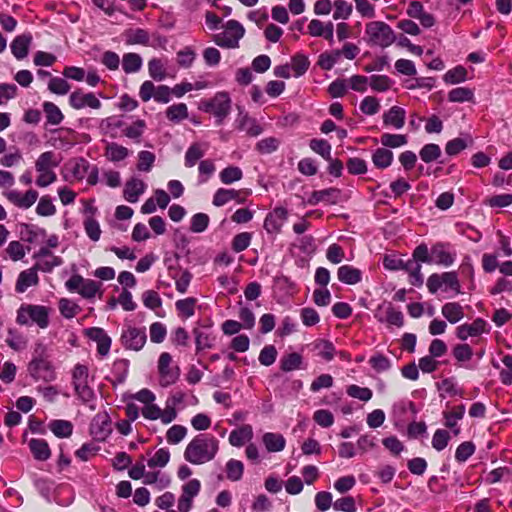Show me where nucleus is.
<instances>
[{"label": "nucleus", "instance_id": "1", "mask_svg": "<svg viewBox=\"0 0 512 512\" xmlns=\"http://www.w3.org/2000/svg\"><path fill=\"white\" fill-rule=\"evenodd\" d=\"M219 450V441L209 434L195 436L186 446L184 458L193 465H201L213 460Z\"/></svg>", "mask_w": 512, "mask_h": 512}, {"label": "nucleus", "instance_id": "2", "mask_svg": "<svg viewBox=\"0 0 512 512\" xmlns=\"http://www.w3.org/2000/svg\"><path fill=\"white\" fill-rule=\"evenodd\" d=\"M15 183L14 175L6 170H0V188L5 189L3 195L9 202L20 209H29L34 205L38 199V192L34 189H29L25 193L18 190L9 189Z\"/></svg>", "mask_w": 512, "mask_h": 512}, {"label": "nucleus", "instance_id": "3", "mask_svg": "<svg viewBox=\"0 0 512 512\" xmlns=\"http://www.w3.org/2000/svg\"><path fill=\"white\" fill-rule=\"evenodd\" d=\"M27 370L35 381L52 382L56 379L55 368L49 359L46 347L42 344H38L35 348Z\"/></svg>", "mask_w": 512, "mask_h": 512}, {"label": "nucleus", "instance_id": "4", "mask_svg": "<svg viewBox=\"0 0 512 512\" xmlns=\"http://www.w3.org/2000/svg\"><path fill=\"white\" fill-rule=\"evenodd\" d=\"M64 178L68 181H82L86 179L89 185H96L99 180V170L96 165L90 164L84 158L68 161L64 166Z\"/></svg>", "mask_w": 512, "mask_h": 512}, {"label": "nucleus", "instance_id": "5", "mask_svg": "<svg viewBox=\"0 0 512 512\" xmlns=\"http://www.w3.org/2000/svg\"><path fill=\"white\" fill-rule=\"evenodd\" d=\"M60 162L61 159L53 151H46L38 156L35 161V170L38 173L35 183L38 187L45 188L57 180L54 169Z\"/></svg>", "mask_w": 512, "mask_h": 512}, {"label": "nucleus", "instance_id": "6", "mask_svg": "<svg viewBox=\"0 0 512 512\" xmlns=\"http://www.w3.org/2000/svg\"><path fill=\"white\" fill-rule=\"evenodd\" d=\"M51 309L36 304H22L17 310L16 322L22 326L37 325L40 329L49 326Z\"/></svg>", "mask_w": 512, "mask_h": 512}, {"label": "nucleus", "instance_id": "7", "mask_svg": "<svg viewBox=\"0 0 512 512\" xmlns=\"http://www.w3.org/2000/svg\"><path fill=\"white\" fill-rule=\"evenodd\" d=\"M366 41L371 46L386 48L392 45L396 40V35L392 28L383 21H372L365 27Z\"/></svg>", "mask_w": 512, "mask_h": 512}, {"label": "nucleus", "instance_id": "8", "mask_svg": "<svg viewBox=\"0 0 512 512\" xmlns=\"http://www.w3.org/2000/svg\"><path fill=\"white\" fill-rule=\"evenodd\" d=\"M244 34L245 28L240 22L229 20L223 26V31L213 36V41L222 48L234 49L239 47V41Z\"/></svg>", "mask_w": 512, "mask_h": 512}, {"label": "nucleus", "instance_id": "9", "mask_svg": "<svg viewBox=\"0 0 512 512\" xmlns=\"http://www.w3.org/2000/svg\"><path fill=\"white\" fill-rule=\"evenodd\" d=\"M65 287L70 292H77L83 298L92 299L100 291V284L91 279H85L76 274L71 276L66 282Z\"/></svg>", "mask_w": 512, "mask_h": 512}, {"label": "nucleus", "instance_id": "10", "mask_svg": "<svg viewBox=\"0 0 512 512\" xmlns=\"http://www.w3.org/2000/svg\"><path fill=\"white\" fill-rule=\"evenodd\" d=\"M159 384L162 387H168L174 384L179 376L180 370L176 365H172V356L168 352L160 354L158 359Z\"/></svg>", "mask_w": 512, "mask_h": 512}, {"label": "nucleus", "instance_id": "11", "mask_svg": "<svg viewBox=\"0 0 512 512\" xmlns=\"http://www.w3.org/2000/svg\"><path fill=\"white\" fill-rule=\"evenodd\" d=\"M457 258L455 248L449 243H436L431 247V264L450 267Z\"/></svg>", "mask_w": 512, "mask_h": 512}, {"label": "nucleus", "instance_id": "12", "mask_svg": "<svg viewBox=\"0 0 512 512\" xmlns=\"http://www.w3.org/2000/svg\"><path fill=\"white\" fill-rule=\"evenodd\" d=\"M146 331L144 328L127 326L123 329L121 341L126 349L139 351L146 343Z\"/></svg>", "mask_w": 512, "mask_h": 512}, {"label": "nucleus", "instance_id": "13", "mask_svg": "<svg viewBox=\"0 0 512 512\" xmlns=\"http://www.w3.org/2000/svg\"><path fill=\"white\" fill-rule=\"evenodd\" d=\"M33 258L35 259V269L45 273H49L55 267L63 264L62 258L54 255L48 247H41L36 253H34Z\"/></svg>", "mask_w": 512, "mask_h": 512}, {"label": "nucleus", "instance_id": "14", "mask_svg": "<svg viewBox=\"0 0 512 512\" xmlns=\"http://www.w3.org/2000/svg\"><path fill=\"white\" fill-rule=\"evenodd\" d=\"M206 110L218 118L221 123L230 113L231 99L226 92H218L207 104Z\"/></svg>", "mask_w": 512, "mask_h": 512}, {"label": "nucleus", "instance_id": "15", "mask_svg": "<svg viewBox=\"0 0 512 512\" xmlns=\"http://www.w3.org/2000/svg\"><path fill=\"white\" fill-rule=\"evenodd\" d=\"M69 104L76 110L84 109L86 107L92 109L101 108V101L93 93H84L78 89L72 92L69 96Z\"/></svg>", "mask_w": 512, "mask_h": 512}, {"label": "nucleus", "instance_id": "16", "mask_svg": "<svg viewBox=\"0 0 512 512\" xmlns=\"http://www.w3.org/2000/svg\"><path fill=\"white\" fill-rule=\"evenodd\" d=\"M288 211L283 207L274 208L264 220V229L269 234H277L287 220Z\"/></svg>", "mask_w": 512, "mask_h": 512}, {"label": "nucleus", "instance_id": "17", "mask_svg": "<svg viewBox=\"0 0 512 512\" xmlns=\"http://www.w3.org/2000/svg\"><path fill=\"white\" fill-rule=\"evenodd\" d=\"M235 123L238 130L246 132L251 137H256L263 132V128L257 120L243 111L239 112Z\"/></svg>", "mask_w": 512, "mask_h": 512}, {"label": "nucleus", "instance_id": "18", "mask_svg": "<svg viewBox=\"0 0 512 512\" xmlns=\"http://www.w3.org/2000/svg\"><path fill=\"white\" fill-rule=\"evenodd\" d=\"M86 335L97 343V351L101 356L108 355L111 347V338L99 327H92L86 330Z\"/></svg>", "mask_w": 512, "mask_h": 512}, {"label": "nucleus", "instance_id": "19", "mask_svg": "<svg viewBox=\"0 0 512 512\" xmlns=\"http://www.w3.org/2000/svg\"><path fill=\"white\" fill-rule=\"evenodd\" d=\"M382 118L384 126L399 130L405 124L406 111L402 107L392 106L384 112Z\"/></svg>", "mask_w": 512, "mask_h": 512}, {"label": "nucleus", "instance_id": "20", "mask_svg": "<svg viewBox=\"0 0 512 512\" xmlns=\"http://www.w3.org/2000/svg\"><path fill=\"white\" fill-rule=\"evenodd\" d=\"M487 323L483 319H476L471 324H463L457 327L456 334L461 340H466L468 337H476L486 332Z\"/></svg>", "mask_w": 512, "mask_h": 512}, {"label": "nucleus", "instance_id": "21", "mask_svg": "<svg viewBox=\"0 0 512 512\" xmlns=\"http://www.w3.org/2000/svg\"><path fill=\"white\" fill-rule=\"evenodd\" d=\"M340 198V190L337 188H328L319 191H313L307 202L310 205H317L320 202L327 204H336Z\"/></svg>", "mask_w": 512, "mask_h": 512}, {"label": "nucleus", "instance_id": "22", "mask_svg": "<svg viewBox=\"0 0 512 512\" xmlns=\"http://www.w3.org/2000/svg\"><path fill=\"white\" fill-rule=\"evenodd\" d=\"M32 42V35L25 33L18 35L11 42L10 48L14 57L18 60L24 59L29 52V47Z\"/></svg>", "mask_w": 512, "mask_h": 512}, {"label": "nucleus", "instance_id": "23", "mask_svg": "<svg viewBox=\"0 0 512 512\" xmlns=\"http://www.w3.org/2000/svg\"><path fill=\"white\" fill-rule=\"evenodd\" d=\"M37 271L33 266L20 272L15 285L16 292L24 293L29 287L36 286L39 282Z\"/></svg>", "mask_w": 512, "mask_h": 512}, {"label": "nucleus", "instance_id": "24", "mask_svg": "<svg viewBox=\"0 0 512 512\" xmlns=\"http://www.w3.org/2000/svg\"><path fill=\"white\" fill-rule=\"evenodd\" d=\"M145 190L146 184L141 179L133 177L125 184L124 198L130 203H136Z\"/></svg>", "mask_w": 512, "mask_h": 512}, {"label": "nucleus", "instance_id": "25", "mask_svg": "<svg viewBox=\"0 0 512 512\" xmlns=\"http://www.w3.org/2000/svg\"><path fill=\"white\" fill-rule=\"evenodd\" d=\"M91 434L97 440H105L111 433V423L106 415H97L94 417L91 426Z\"/></svg>", "mask_w": 512, "mask_h": 512}, {"label": "nucleus", "instance_id": "26", "mask_svg": "<svg viewBox=\"0 0 512 512\" xmlns=\"http://www.w3.org/2000/svg\"><path fill=\"white\" fill-rule=\"evenodd\" d=\"M337 277L344 284L355 285L362 280V272L351 265H342L338 268Z\"/></svg>", "mask_w": 512, "mask_h": 512}, {"label": "nucleus", "instance_id": "27", "mask_svg": "<svg viewBox=\"0 0 512 512\" xmlns=\"http://www.w3.org/2000/svg\"><path fill=\"white\" fill-rule=\"evenodd\" d=\"M170 477L160 470L145 471L143 483L154 485L158 490H163L170 485Z\"/></svg>", "mask_w": 512, "mask_h": 512}, {"label": "nucleus", "instance_id": "28", "mask_svg": "<svg viewBox=\"0 0 512 512\" xmlns=\"http://www.w3.org/2000/svg\"><path fill=\"white\" fill-rule=\"evenodd\" d=\"M312 349L316 352L317 356L321 357L327 362L333 360L337 354L334 344L326 339H317L312 343Z\"/></svg>", "mask_w": 512, "mask_h": 512}, {"label": "nucleus", "instance_id": "29", "mask_svg": "<svg viewBox=\"0 0 512 512\" xmlns=\"http://www.w3.org/2000/svg\"><path fill=\"white\" fill-rule=\"evenodd\" d=\"M33 457L38 461H46L51 456V450L46 440L32 438L28 442Z\"/></svg>", "mask_w": 512, "mask_h": 512}, {"label": "nucleus", "instance_id": "30", "mask_svg": "<svg viewBox=\"0 0 512 512\" xmlns=\"http://www.w3.org/2000/svg\"><path fill=\"white\" fill-rule=\"evenodd\" d=\"M208 149V143L196 142L190 145L185 153V166L193 167L200 160Z\"/></svg>", "mask_w": 512, "mask_h": 512}, {"label": "nucleus", "instance_id": "31", "mask_svg": "<svg viewBox=\"0 0 512 512\" xmlns=\"http://www.w3.org/2000/svg\"><path fill=\"white\" fill-rule=\"evenodd\" d=\"M253 437V430L250 425H242L241 427L231 431L229 435V443L234 447H241Z\"/></svg>", "mask_w": 512, "mask_h": 512}, {"label": "nucleus", "instance_id": "32", "mask_svg": "<svg viewBox=\"0 0 512 512\" xmlns=\"http://www.w3.org/2000/svg\"><path fill=\"white\" fill-rule=\"evenodd\" d=\"M262 442L268 452H280L285 448V438L279 433L267 432L262 437Z\"/></svg>", "mask_w": 512, "mask_h": 512}, {"label": "nucleus", "instance_id": "33", "mask_svg": "<svg viewBox=\"0 0 512 512\" xmlns=\"http://www.w3.org/2000/svg\"><path fill=\"white\" fill-rule=\"evenodd\" d=\"M511 253L509 243L503 242L502 249L497 251L496 254H484L482 258L483 269L486 272H492L496 269L498 262L497 258L501 256H509Z\"/></svg>", "mask_w": 512, "mask_h": 512}, {"label": "nucleus", "instance_id": "34", "mask_svg": "<svg viewBox=\"0 0 512 512\" xmlns=\"http://www.w3.org/2000/svg\"><path fill=\"white\" fill-rule=\"evenodd\" d=\"M441 313L451 324L459 322L464 317L463 307L457 302L444 304Z\"/></svg>", "mask_w": 512, "mask_h": 512}, {"label": "nucleus", "instance_id": "35", "mask_svg": "<svg viewBox=\"0 0 512 512\" xmlns=\"http://www.w3.org/2000/svg\"><path fill=\"white\" fill-rule=\"evenodd\" d=\"M48 428L58 438H68L73 432V425L68 420H52L49 422Z\"/></svg>", "mask_w": 512, "mask_h": 512}, {"label": "nucleus", "instance_id": "36", "mask_svg": "<svg viewBox=\"0 0 512 512\" xmlns=\"http://www.w3.org/2000/svg\"><path fill=\"white\" fill-rule=\"evenodd\" d=\"M194 336L197 350H205L212 348L215 338L212 336L211 332L208 329H194Z\"/></svg>", "mask_w": 512, "mask_h": 512}, {"label": "nucleus", "instance_id": "37", "mask_svg": "<svg viewBox=\"0 0 512 512\" xmlns=\"http://www.w3.org/2000/svg\"><path fill=\"white\" fill-rule=\"evenodd\" d=\"M441 282L443 284V291H452L454 294L461 293V285L458 279V274L455 271L444 272L440 274Z\"/></svg>", "mask_w": 512, "mask_h": 512}, {"label": "nucleus", "instance_id": "38", "mask_svg": "<svg viewBox=\"0 0 512 512\" xmlns=\"http://www.w3.org/2000/svg\"><path fill=\"white\" fill-rule=\"evenodd\" d=\"M170 460V452L166 448H160L155 451L147 460V466L150 469L163 468Z\"/></svg>", "mask_w": 512, "mask_h": 512}, {"label": "nucleus", "instance_id": "39", "mask_svg": "<svg viewBox=\"0 0 512 512\" xmlns=\"http://www.w3.org/2000/svg\"><path fill=\"white\" fill-rule=\"evenodd\" d=\"M393 153L386 148H378L372 154V162L379 169H385L392 164Z\"/></svg>", "mask_w": 512, "mask_h": 512}, {"label": "nucleus", "instance_id": "40", "mask_svg": "<svg viewBox=\"0 0 512 512\" xmlns=\"http://www.w3.org/2000/svg\"><path fill=\"white\" fill-rule=\"evenodd\" d=\"M303 363V358L299 353L293 352L284 355L280 360V368L284 372H291L300 369Z\"/></svg>", "mask_w": 512, "mask_h": 512}, {"label": "nucleus", "instance_id": "41", "mask_svg": "<svg viewBox=\"0 0 512 512\" xmlns=\"http://www.w3.org/2000/svg\"><path fill=\"white\" fill-rule=\"evenodd\" d=\"M129 155V150L117 143H109L106 146L105 156L111 162H119Z\"/></svg>", "mask_w": 512, "mask_h": 512}, {"label": "nucleus", "instance_id": "42", "mask_svg": "<svg viewBox=\"0 0 512 512\" xmlns=\"http://www.w3.org/2000/svg\"><path fill=\"white\" fill-rule=\"evenodd\" d=\"M142 67V58L136 53H126L122 59V68L125 73L131 74L138 72Z\"/></svg>", "mask_w": 512, "mask_h": 512}, {"label": "nucleus", "instance_id": "43", "mask_svg": "<svg viewBox=\"0 0 512 512\" xmlns=\"http://www.w3.org/2000/svg\"><path fill=\"white\" fill-rule=\"evenodd\" d=\"M239 196V191L234 189L219 188L213 196V205L221 207L232 200H236Z\"/></svg>", "mask_w": 512, "mask_h": 512}, {"label": "nucleus", "instance_id": "44", "mask_svg": "<svg viewBox=\"0 0 512 512\" xmlns=\"http://www.w3.org/2000/svg\"><path fill=\"white\" fill-rule=\"evenodd\" d=\"M149 34L146 30L136 28L129 29L125 32V41L129 45L141 44L146 45L149 42Z\"/></svg>", "mask_w": 512, "mask_h": 512}, {"label": "nucleus", "instance_id": "45", "mask_svg": "<svg viewBox=\"0 0 512 512\" xmlns=\"http://www.w3.org/2000/svg\"><path fill=\"white\" fill-rule=\"evenodd\" d=\"M404 269L409 274V282L411 285L420 287L423 284V275L421 273V264L415 261H408Z\"/></svg>", "mask_w": 512, "mask_h": 512}, {"label": "nucleus", "instance_id": "46", "mask_svg": "<svg viewBox=\"0 0 512 512\" xmlns=\"http://www.w3.org/2000/svg\"><path fill=\"white\" fill-rule=\"evenodd\" d=\"M148 72L152 79L162 81L166 78L165 63L162 59L153 58L148 62Z\"/></svg>", "mask_w": 512, "mask_h": 512}, {"label": "nucleus", "instance_id": "47", "mask_svg": "<svg viewBox=\"0 0 512 512\" xmlns=\"http://www.w3.org/2000/svg\"><path fill=\"white\" fill-rule=\"evenodd\" d=\"M464 413H465V407L463 405H461V406H458L454 411L446 412L444 414L445 425L448 428L453 429V432L455 435H458L460 432V429L457 427V421L463 418Z\"/></svg>", "mask_w": 512, "mask_h": 512}, {"label": "nucleus", "instance_id": "48", "mask_svg": "<svg viewBox=\"0 0 512 512\" xmlns=\"http://www.w3.org/2000/svg\"><path fill=\"white\" fill-rule=\"evenodd\" d=\"M43 110L46 115L47 122L52 125H58L62 122L64 116L61 110L52 102H44Z\"/></svg>", "mask_w": 512, "mask_h": 512}, {"label": "nucleus", "instance_id": "49", "mask_svg": "<svg viewBox=\"0 0 512 512\" xmlns=\"http://www.w3.org/2000/svg\"><path fill=\"white\" fill-rule=\"evenodd\" d=\"M243 177L242 170L237 166H228L219 173V178L223 184L229 185L241 180Z\"/></svg>", "mask_w": 512, "mask_h": 512}, {"label": "nucleus", "instance_id": "50", "mask_svg": "<svg viewBox=\"0 0 512 512\" xmlns=\"http://www.w3.org/2000/svg\"><path fill=\"white\" fill-rule=\"evenodd\" d=\"M167 118L172 122H180L188 117V108L184 103L171 105L166 110Z\"/></svg>", "mask_w": 512, "mask_h": 512}, {"label": "nucleus", "instance_id": "51", "mask_svg": "<svg viewBox=\"0 0 512 512\" xmlns=\"http://www.w3.org/2000/svg\"><path fill=\"white\" fill-rule=\"evenodd\" d=\"M334 12L333 19L334 20H346L348 19L353 11L352 4L345 0H336L333 2Z\"/></svg>", "mask_w": 512, "mask_h": 512}, {"label": "nucleus", "instance_id": "52", "mask_svg": "<svg viewBox=\"0 0 512 512\" xmlns=\"http://www.w3.org/2000/svg\"><path fill=\"white\" fill-rule=\"evenodd\" d=\"M58 308L61 315L66 319L75 317L80 312V307L67 298H61L58 303Z\"/></svg>", "mask_w": 512, "mask_h": 512}, {"label": "nucleus", "instance_id": "53", "mask_svg": "<svg viewBox=\"0 0 512 512\" xmlns=\"http://www.w3.org/2000/svg\"><path fill=\"white\" fill-rule=\"evenodd\" d=\"M197 300L193 297H188L176 301L175 306L180 315L185 318H190L195 313V306Z\"/></svg>", "mask_w": 512, "mask_h": 512}, {"label": "nucleus", "instance_id": "54", "mask_svg": "<svg viewBox=\"0 0 512 512\" xmlns=\"http://www.w3.org/2000/svg\"><path fill=\"white\" fill-rule=\"evenodd\" d=\"M280 145V140L276 137H266L256 143L255 149L260 154H271L275 152Z\"/></svg>", "mask_w": 512, "mask_h": 512}, {"label": "nucleus", "instance_id": "55", "mask_svg": "<svg viewBox=\"0 0 512 512\" xmlns=\"http://www.w3.org/2000/svg\"><path fill=\"white\" fill-rule=\"evenodd\" d=\"M393 81L386 75H372L369 77V86L376 92H385L390 89Z\"/></svg>", "mask_w": 512, "mask_h": 512}, {"label": "nucleus", "instance_id": "56", "mask_svg": "<svg viewBox=\"0 0 512 512\" xmlns=\"http://www.w3.org/2000/svg\"><path fill=\"white\" fill-rule=\"evenodd\" d=\"M473 91L467 87H457L452 89L448 94L450 102H468L473 99Z\"/></svg>", "mask_w": 512, "mask_h": 512}, {"label": "nucleus", "instance_id": "57", "mask_svg": "<svg viewBox=\"0 0 512 512\" xmlns=\"http://www.w3.org/2000/svg\"><path fill=\"white\" fill-rule=\"evenodd\" d=\"M187 435V428L182 425H173L166 432V440L171 445L180 443Z\"/></svg>", "mask_w": 512, "mask_h": 512}, {"label": "nucleus", "instance_id": "58", "mask_svg": "<svg viewBox=\"0 0 512 512\" xmlns=\"http://www.w3.org/2000/svg\"><path fill=\"white\" fill-rule=\"evenodd\" d=\"M380 141L385 147L398 148L407 144V137L402 134L384 133Z\"/></svg>", "mask_w": 512, "mask_h": 512}, {"label": "nucleus", "instance_id": "59", "mask_svg": "<svg viewBox=\"0 0 512 512\" xmlns=\"http://www.w3.org/2000/svg\"><path fill=\"white\" fill-rule=\"evenodd\" d=\"M419 155L424 162L429 163L437 160L440 157L441 149L437 144H426L420 150Z\"/></svg>", "mask_w": 512, "mask_h": 512}, {"label": "nucleus", "instance_id": "60", "mask_svg": "<svg viewBox=\"0 0 512 512\" xmlns=\"http://www.w3.org/2000/svg\"><path fill=\"white\" fill-rule=\"evenodd\" d=\"M209 216L205 213H196L192 216L190 221V230L193 233L204 232L209 224Z\"/></svg>", "mask_w": 512, "mask_h": 512}, {"label": "nucleus", "instance_id": "61", "mask_svg": "<svg viewBox=\"0 0 512 512\" xmlns=\"http://www.w3.org/2000/svg\"><path fill=\"white\" fill-rule=\"evenodd\" d=\"M243 471V463L239 460L231 459L226 464L227 478L231 481L240 480L242 478Z\"/></svg>", "mask_w": 512, "mask_h": 512}, {"label": "nucleus", "instance_id": "62", "mask_svg": "<svg viewBox=\"0 0 512 512\" xmlns=\"http://www.w3.org/2000/svg\"><path fill=\"white\" fill-rule=\"evenodd\" d=\"M311 150L321 155L325 160H330L331 145L324 139H312L309 143Z\"/></svg>", "mask_w": 512, "mask_h": 512}, {"label": "nucleus", "instance_id": "63", "mask_svg": "<svg viewBox=\"0 0 512 512\" xmlns=\"http://www.w3.org/2000/svg\"><path fill=\"white\" fill-rule=\"evenodd\" d=\"M360 110L366 115H375L380 110V102L376 97L366 96L360 103Z\"/></svg>", "mask_w": 512, "mask_h": 512}, {"label": "nucleus", "instance_id": "64", "mask_svg": "<svg viewBox=\"0 0 512 512\" xmlns=\"http://www.w3.org/2000/svg\"><path fill=\"white\" fill-rule=\"evenodd\" d=\"M333 509L341 512H357L356 502L352 496H345L334 501Z\"/></svg>", "mask_w": 512, "mask_h": 512}]
</instances>
